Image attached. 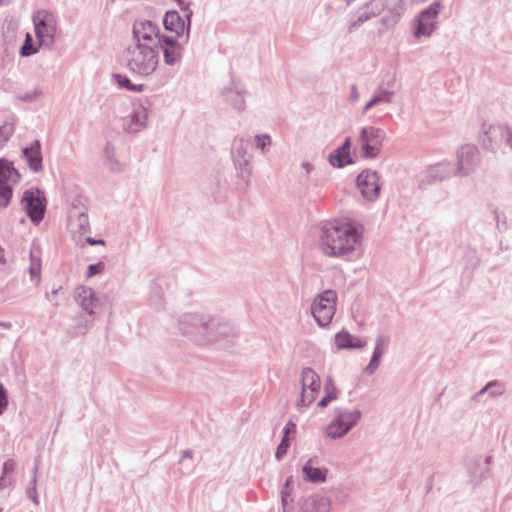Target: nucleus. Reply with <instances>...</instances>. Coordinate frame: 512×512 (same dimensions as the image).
<instances>
[{"mask_svg":"<svg viewBox=\"0 0 512 512\" xmlns=\"http://www.w3.org/2000/svg\"><path fill=\"white\" fill-rule=\"evenodd\" d=\"M22 153L29 168L33 172H39L42 170L43 158L41 153V144L38 140H35L30 146L23 148Z\"/></svg>","mask_w":512,"mask_h":512,"instance_id":"22","label":"nucleus"},{"mask_svg":"<svg viewBox=\"0 0 512 512\" xmlns=\"http://www.w3.org/2000/svg\"><path fill=\"white\" fill-rule=\"evenodd\" d=\"M76 299L79 305L89 315H93L94 309L98 305V298L95 291L90 287L81 286L76 289Z\"/></svg>","mask_w":512,"mask_h":512,"instance_id":"21","label":"nucleus"},{"mask_svg":"<svg viewBox=\"0 0 512 512\" xmlns=\"http://www.w3.org/2000/svg\"><path fill=\"white\" fill-rule=\"evenodd\" d=\"M61 290H62V287H61V286H58V287H56V288H53V289L51 290V292H48V293H46V295H45V296H46V298H47V300H49L50 302H52V303H53V305H54V306H56V307L58 306V302H57V301H55V297H56V295H57Z\"/></svg>","mask_w":512,"mask_h":512,"instance_id":"49","label":"nucleus"},{"mask_svg":"<svg viewBox=\"0 0 512 512\" xmlns=\"http://www.w3.org/2000/svg\"><path fill=\"white\" fill-rule=\"evenodd\" d=\"M104 269V263L99 262L97 264H91L87 269V277L90 278Z\"/></svg>","mask_w":512,"mask_h":512,"instance_id":"48","label":"nucleus"},{"mask_svg":"<svg viewBox=\"0 0 512 512\" xmlns=\"http://www.w3.org/2000/svg\"><path fill=\"white\" fill-rule=\"evenodd\" d=\"M28 272L31 280H36L37 282L40 281L41 259L36 256L33 251L30 252V265L28 267Z\"/></svg>","mask_w":512,"mask_h":512,"instance_id":"34","label":"nucleus"},{"mask_svg":"<svg viewBox=\"0 0 512 512\" xmlns=\"http://www.w3.org/2000/svg\"><path fill=\"white\" fill-rule=\"evenodd\" d=\"M256 148L262 152L271 145V137L268 134H257L255 135Z\"/></svg>","mask_w":512,"mask_h":512,"instance_id":"40","label":"nucleus"},{"mask_svg":"<svg viewBox=\"0 0 512 512\" xmlns=\"http://www.w3.org/2000/svg\"><path fill=\"white\" fill-rule=\"evenodd\" d=\"M105 153L107 156V159L109 161L110 169L113 171H122L123 165L120 164L116 159H114V148H110L109 146H106Z\"/></svg>","mask_w":512,"mask_h":512,"instance_id":"39","label":"nucleus"},{"mask_svg":"<svg viewBox=\"0 0 512 512\" xmlns=\"http://www.w3.org/2000/svg\"><path fill=\"white\" fill-rule=\"evenodd\" d=\"M8 485H10V482H9V483H7V482H6L5 475L3 474V475L1 476V478H0V487H1V488H4V487H6V486H8Z\"/></svg>","mask_w":512,"mask_h":512,"instance_id":"58","label":"nucleus"},{"mask_svg":"<svg viewBox=\"0 0 512 512\" xmlns=\"http://www.w3.org/2000/svg\"><path fill=\"white\" fill-rule=\"evenodd\" d=\"M501 138L505 145L512 151V127L508 125L501 126Z\"/></svg>","mask_w":512,"mask_h":512,"instance_id":"42","label":"nucleus"},{"mask_svg":"<svg viewBox=\"0 0 512 512\" xmlns=\"http://www.w3.org/2000/svg\"><path fill=\"white\" fill-rule=\"evenodd\" d=\"M213 329H220V334H228L230 325L219 319L201 314H185L179 321V330L198 344H205L207 339H215Z\"/></svg>","mask_w":512,"mask_h":512,"instance_id":"2","label":"nucleus"},{"mask_svg":"<svg viewBox=\"0 0 512 512\" xmlns=\"http://www.w3.org/2000/svg\"><path fill=\"white\" fill-rule=\"evenodd\" d=\"M0 263H2V264L5 263V259L3 257L0 258Z\"/></svg>","mask_w":512,"mask_h":512,"instance_id":"62","label":"nucleus"},{"mask_svg":"<svg viewBox=\"0 0 512 512\" xmlns=\"http://www.w3.org/2000/svg\"><path fill=\"white\" fill-rule=\"evenodd\" d=\"M157 24L150 20H136L132 26V45H155L159 49L160 38L164 36Z\"/></svg>","mask_w":512,"mask_h":512,"instance_id":"10","label":"nucleus"},{"mask_svg":"<svg viewBox=\"0 0 512 512\" xmlns=\"http://www.w3.org/2000/svg\"><path fill=\"white\" fill-rule=\"evenodd\" d=\"M8 406V395L4 385L0 382V415L4 413Z\"/></svg>","mask_w":512,"mask_h":512,"instance_id":"44","label":"nucleus"},{"mask_svg":"<svg viewBox=\"0 0 512 512\" xmlns=\"http://www.w3.org/2000/svg\"><path fill=\"white\" fill-rule=\"evenodd\" d=\"M328 162L335 168H344L347 165L354 163L350 152L341 150V148L335 149L328 157Z\"/></svg>","mask_w":512,"mask_h":512,"instance_id":"28","label":"nucleus"},{"mask_svg":"<svg viewBox=\"0 0 512 512\" xmlns=\"http://www.w3.org/2000/svg\"><path fill=\"white\" fill-rule=\"evenodd\" d=\"M360 238L358 229L352 223L329 221L321 228L320 247L326 256H343L355 250Z\"/></svg>","mask_w":512,"mask_h":512,"instance_id":"1","label":"nucleus"},{"mask_svg":"<svg viewBox=\"0 0 512 512\" xmlns=\"http://www.w3.org/2000/svg\"><path fill=\"white\" fill-rule=\"evenodd\" d=\"M339 148H341V150H346L348 152H350V148H351V137H346L343 144L341 146H339Z\"/></svg>","mask_w":512,"mask_h":512,"instance_id":"54","label":"nucleus"},{"mask_svg":"<svg viewBox=\"0 0 512 512\" xmlns=\"http://www.w3.org/2000/svg\"><path fill=\"white\" fill-rule=\"evenodd\" d=\"M21 203L23 209L27 213L30 220L38 224L43 218L46 211V198L39 189L26 190L23 193Z\"/></svg>","mask_w":512,"mask_h":512,"instance_id":"14","label":"nucleus"},{"mask_svg":"<svg viewBox=\"0 0 512 512\" xmlns=\"http://www.w3.org/2000/svg\"><path fill=\"white\" fill-rule=\"evenodd\" d=\"M220 331H221L220 329H213L212 332L214 334H216L217 337L215 339H207L206 343L217 342V341H220L222 339L234 336V330H233V328L231 326H230V332L228 334H220Z\"/></svg>","mask_w":512,"mask_h":512,"instance_id":"46","label":"nucleus"},{"mask_svg":"<svg viewBox=\"0 0 512 512\" xmlns=\"http://www.w3.org/2000/svg\"><path fill=\"white\" fill-rule=\"evenodd\" d=\"M357 186L362 196L368 201H375L380 194V175L373 170H363L357 176Z\"/></svg>","mask_w":512,"mask_h":512,"instance_id":"18","label":"nucleus"},{"mask_svg":"<svg viewBox=\"0 0 512 512\" xmlns=\"http://www.w3.org/2000/svg\"><path fill=\"white\" fill-rule=\"evenodd\" d=\"M300 382L302 389L297 406L307 407L315 400L321 388L320 377L312 368L305 367L301 371Z\"/></svg>","mask_w":512,"mask_h":512,"instance_id":"12","label":"nucleus"},{"mask_svg":"<svg viewBox=\"0 0 512 512\" xmlns=\"http://www.w3.org/2000/svg\"><path fill=\"white\" fill-rule=\"evenodd\" d=\"M37 477L36 475H32V478L29 481V484L26 488V495L29 499H31L36 505H39V499L36 490Z\"/></svg>","mask_w":512,"mask_h":512,"instance_id":"38","label":"nucleus"},{"mask_svg":"<svg viewBox=\"0 0 512 512\" xmlns=\"http://www.w3.org/2000/svg\"><path fill=\"white\" fill-rule=\"evenodd\" d=\"M86 243H88L89 245H92V246H95V245H103L104 244V241L101 240V239H94L92 237H86L85 239Z\"/></svg>","mask_w":512,"mask_h":512,"instance_id":"53","label":"nucleus"},{"mask_svg":"<svg viewBox=\"0 0 512 512\" xmlns=\"http://www.w3.org/2000/svg\"><path fill=\"white\" fill-rule=\"evenodd\" d=\"M315 460L309 459L303 466L302 472L304 479L309 482H324L326 480L328 470L326 468L314 467Z\"/></svg>","mask_w":512,"mask_h":512,"instance_id":"27","label":"nucleus"},{"mask_svg":"<svg viewBox=\"0 0 512 512\" xmlns=\"http://www.w3.org/2000/svg\"><path fill=\"white\" fill-rule=\"evenodd\" d=\"M69 230L73 236L79 235L82 236L88 232H90V223L89 218L86 212H72L69 216Z\"/></svg>","mask_w":512,"mask_h":512,"instance_id":"23","label":"nucleus"},{"mask_svg":"<svg viewBox=\"0 0 512 512\" xmlns=\"http://www.w3.org/2000/svg\"><path fill=\"white\" fill-rule=\"evenodd\" d=\"M185 458H192V451L191 450H184L182 452V456H181V459L180 461L182 462Z\"/></svg>","mask_w":512,"mask_h":512,"instance_id":"57","label":"nucleus"},{"mask_svg":"<svg viewBox=\"0 0 512 512\" xmlns=\"http://www.w3.org/2000/svg\"><path fill=\"white\" fill-rule=\"evenodd\" d=\"M41 96H42V91L40 89H38V88H35L31 92H27V93L19 96V99L24 101V102H32V101L38 99Z\"/></svg>","mask_w":512,"mask_h":512,"instance_id":"45","label":"nucleus"},{"mask_svg":"<svg viewBox=\"0 0 512 512\" xmlns=\"http://www.w3.org/2000/svg\"><path fill=\"white\" fill-rule=\"evenodd\" d=\"M295 431H296V425L293 421L290 420L286 423V425L284 427L283 436L289 438V434L294 433Z\"/></svg>","mask_w":512,"mask_h":512,"instance_id":"51","label":"nucleus"},{"mask_svg":"<svg viewBox=\"0 0 512 512\" xmlns=\"http://www.w3.org/2000/svg\"><path fill=\"white\" fill-rule=\"evenodd\" d=\"M184 17H181L177 11H167L163 18V25L167 31L174 32L179 39H184L188 43L191 31V18L193 11L190 9V3L184 0H177Z\"/></svg>","mask_w":512,"mask_h":512,"instance_id":"4","label":"nucleus"},{"mask_svg":"<svg viewBox=\"0 0 512 512\" xmlns=\"http://www.w3.org/2000/svg\"><path fill=\"white\" fill-rule=\"evenodd\" d=\"M19 177V173L9 162L0 159V208L9 205L12 198V188L9 182H16Z\"/></svg>","mask_w":512,"mask_h":512,"instance_id":"16","label":"nucleus"},{"mask_svg":"<svg viewBox=\"0 0 512 512\" xmlns=\"http://www.w3.org/2000/svg\"><path fill=\"white\" fill-rule=\"evenodd\" d=\"M385 9H387L388 12L392 15H395L397 18L401 19L405 12V1L391 0L388 5L385 4Z\"/></svg>","mask_w":512,"mask_h":512,"instance_id":"36","label":"nucleus"},{"mask_svg":"<svg viewBox=\"0 0 512 512\" xmlns=\"http://www.w3.org/2000/svg\"><path fill=\"white\" fill-rule=\"evenodd\" d=\"M2 3V1L0 0V4Z\"/></svg>","mask_w":512,"mask_h":512,"instance_id":"63","label":"nucleus"},{"mask_svg":"<svg viewBox=\"0 0 512 512\" xmlns=\"http://www.w3.org/2000/svg\"><path fill=\"white\" fill-rule=\"evenodd\" d=\"M113 79L118 84V86L122 89H126L130 92L140 93L145 89L144 84H134L132 81L124 74L116 73L113 75Z\"/></svg>","mask_w":512,"mask_h":512,"instance_id":"32","label":"nucleus"},{"mask_svg":"<svg viewBox=\"0 0 512 512\" xmlns=\"http://www.w3.org/2000/svg\"><path fill=\"white\" fill-rule=\"evenodd\" d=\"M481 163V153L477 146L472 144L462 145L457 150V176L466 177L476 171Z\"/></svg>","mask_w":512,"mask_h":512,"instance_id":"11","label":"nucleus"},{"mask_svg":"<svg viewBox=\"0 0 512 512\" xmlns=\"http://www.w3.org/2000/svg\"><path fill=\"white\" fill-rule=\"evenodd\" d=\"M184 39L164 35L160 38L159 48L162 49L164 63L174 66L182 60L185 46Z\"/></svg>","mask_w":512,"mask_h":512,"instance_id":"15","label":"nucleus"},{"mask_svg":"<svg viewBox=\"0 0 512 512\" xmlns=\"http://www.w3.org/2000/svg\"><path fill=\"white\" fill-rule=\"evenodd\" d=\"M148 122V110L142 105L134 107L131 115L124 119L123 128L126 132L137 133L145 129Z\"/></svg>","mask_w":512,"mask_h":512,"instance_id":"20","label":"nucleus"},{"mask_svg":"<svg viewBox=\"0 0 512 512\" xmlns=\"http://www.w3.org/2000/svg\"><path fill=\"white\" fill-rule=\"evenodd\" d=\"M442 9L443 3L436 0L417 15L414 23V36L416 38L432 35L438 27L437 20Z\"/></svg>","mask_w":512,"mask_h":512,"instance_id":"9","label":"nucleus"},{"mask_svg":"<svg viewBox=\"0 0 512 512\" xmlns=\"http://www.w3.org/2000/svg\"><path fill=\"white\" fill-rule=\"evenodd\" d=\"M491 457H486L484 460H482L480 457L473 459L469 465L468 469L469 472L475 477V478H485L489 473V462Z\"/></svg>","mask_w":512,"mask_h":512,"instance_id":"30","label":"nucleus"},{"mask_svg":"<svg viewBox=\"0 0 512 512\" xmlns=\"http://www.w3.org/2000/svg\"><path fill=\"white\" fill-rule=\"evenodd\" d=\"M349 100L353 103L359 100V92L356 84H353L350 87Z\"/></svg>","mask_w":512,"mask_h":512,"instance_id":"52","label":"nucleus"},{"mask_svg":"<svg viewBox=\"0 0 512 512\" xmlns=\"http://www.w3.org/2000/svg\"><path fill=\"white\" fill-rule=\"evenodd\" d=\"M377 106L373 98H371L370 101L366 103V105L363 107L362 114H366L371 108Z\"/></svg>","mask_w":512,"mask_h":512,"instance_id":"55","label":"nucleus"},{"mask_svg":"<svg viewBox=\"0 0 512 512\" xmlns=\"http://www.w3.org/2000/svg\"><path fill=\"white\" fill-rule=\"evenodd\" d=\"M0 327L10 329L12 327V324L10 322H0Z\"/></svg>","mask_w":512,"mask_h":512,"instance_id":"59","label":"nucleus"},{"mask_svg":"<svg viewBox=\"0 0 512 512\" xmlns=\"http://www.w3.org/2000/svg\"><path fill=\"white\" fill-rule=\"evenodd\" d=\"M38 469H39V464H38V461L36 460L34 467H33V475L37 476Z\"/></svg>","mask_w":512,"mask_h":512,"instance_id":"60","label":"nucleus"},{"mask_svg":"<svg viewBox=\"0 0 512 512\" xmlns=\"http://www.w3.org/2000/svg\"><path fill=\"white\" fill-rule=\"evenodd\" d=\"M337 293L328 289L318 294L312 304L311 313L321 327H325L331 323L336 311Z\"/></svg>","mask_w":512,"mask_h":512,"instance_id":"6","label":"nucleus"},{"mask_svg":"<svg viewBox=\"0 0 512 512\" xmlns=\"http://www.w3.org/2000/svg\"><path fill=\"white\" fill-rule=\"evenodd\" d=\"M330 500L327 497L314 494L304 499L301 511L302 512H329Z\"/></svg>","mask_w":512,"mask_h":512,"instance_id":"24","label":"nucleus"},{"mask_svg":"<svg viewBox=\"0 0 512 512\" xmlns=\"http://www.w3.org/2000/svg\"><path fill=\"white\" fill-rule=\"evenodd\" d=\"M394 96V92L390 90L383 89L382 87H379L375 93L373 94L372 98L375 101L376 105L386 103L389 104L392 102Z\"/></svg>","mask_w":512,"mask_h":512,"instance_id":"35","label":"nucleus"},{"mask_svg":"<svg viewBox=\"0 0 512 512\" xmlns=\"http://www.w3.org/2000/svg\"><path fill=\"white\" fill-rule=\"evenodd\" d=\"M15 130V119L13 116L7 118L0 126V148L11 138Z\"/></svg>","mask_w":512,"mask_h":512,"instance_id":"33","label":"nucleus"},{"mask_svg":"<svg viewBox=\"0 0 512 512\" xmlns=\"http://www.w3.org/2000/svg\"><path fill=\"white\" fill-rule=\"evenodd\" d=\"M38 52V47L33 44L32 36L27 33L23 45L20 48V55L28 57Z\"/></svg>","mask_w":512,"mask_h":512,"instance_id":"37","label":"nucleus"},{"mask_svg":"<svg viewBox=\"0 0 512 512\" xmlns=\"http://www.w3.org/2000/svg\"><path fill=\"white\" fill-rule=\"evenodd\" d=\"M33 23L39 46L51 49L56 34V20L54 15L46 10H39L33 15Z\"/></svg>","mask_w":512,"mask_h":512,"instance_id":"7","label":"nucleus"},{"mask_svg":"<svg viewBox=\"0 0 512 512\" xmlns=\"http://www.w3.org/2000/svg\"><path fill=\"white\" fill-rule=\"evenodd\" d=\"M497 383L492 381V382H489L486 386H484L478 393L476 396H479V395H482L483 393L487 392V391H490V395L492 397H495V396H498L500 395L502 392L499 391V390H491V388H493L494 386H496Z\"/></svg>","mask_w":512,"mask_h":512,"instance_id":"47","label":"nucleus"},{"mask_svg":"<svg viewBox=\"0 0 512 512\" xmlns=\"http://www.w3.org/2000/svg\"><path fill=\"white\" fill-rule=\"evenodd\" d=\"M16 468V463L14 460H7L4 462V465H3V474L4 475H7V474H10L12 473Z\"/></svg>","mask_w":512,"mask_h":512,"instance_id":"50","label":"nucleus"},{"mask_svg":"<svg viewBox=\"0 0 512 512\" xmlns=\"http://www.w3.org/2000/svg\"><path fill=\"white\" fill-rule=\"evenodd\" d=\"M289 446V438L283 436L275 452V457L277 460H281L285 456Z\"/></svg>","mask_w":512,"mask_h":512,"instance_id":"41","label":"nucleus"},{"mask_svg":"<svg viewBox=\"0 0 512 512\" xmlns=\"http://www.w3.org/2000/svg\"><path fill=\"white\" fill-rule=\"evenodd\" d=\"M324 392L325 396L318 402V406L321 408L327 407L331 401L337 399L338 391L330 376L325 380Z\"/></svg>","mask_w":512,"mask_h":512,"instance_id":"31","label":"nucleus"},{"mask_svg":"<svg viewBox=\"0 0 512 512\" xmlns=\"http://www.w3.org/2000/svg\"><path fill=\"white\" fill-rule=\"evenodd\" d=\"M388 339L383 335H378L375 339V348L369 364L365 367V372L372 375L380 365V359L384 353Z\"/></svg>","mask_w":512,"mask_h":512,"instance_id":"26","label":"nucleus"},{"mask_svg":"<svg viewBox=\"0 0 512 512\" xmlns=\"http://www.w3.org/2000/svg\"><path fill=\"white\" fill-rule=\"evenodd\" d=\"M301 167L305 170L307 175L314 170V166L309 162H302Z\"/></svg>","mask_w":512,"mask_h":512,"instance_id":"56","label":"nucleus"},{"mask_svg":"<svg viewBox=\"0 0 512 512\" xmlns=\"http://www.w3.org/2000/svg\"><path fill=\"white\" fill-rule=\"evenodd\" d=\"M399 21V18L389 12L381 18V24L385 27V29L394 27Z\"/></svg>","mask_w":512,"mask_h":512,"instance_id":"43","label":"nucleus"},{"mask_svg":"<svg viewBox=\"0 0 512 512\" xmlns=\"http://www.w3.org/2000/svg\"><path fill=\"white\" fill-rule=\"evenodd\" d=\"M454 175H457L456 167L451 162L438 163L430 170V176L440 181Z\"/></svg>","mask_w":512,"mask_h":512,"instance_id":"29","label":"nucleus"},{"mask_svg":"<svg viewBox=\"0 0 512 512\" xmlns=\"http://www.w3.org/2000/svg\"><path fill=\"white\" fill-rule=\"evenodd\" d=\"M367 342L351 335L346 330H341L335 335V345L339 350L365 347Z\"/></svg>","mask_w":512,"mask_h":512,"instance_id":"25","label":"nucleus"},{"mask_svg":"<svg viewBox=\"0 0 512 512\" xmlns=\"http://www.w3.org/2000/svg\"><path fill=\"white\" fill-rule=\"evenodd\" d=\"M386 133L383 129L375 126L363 127L358 137V144L361 147V155L366 159L376 158L382 149Z\"/></svg>","mask_w":512,"mask_h":512,"instance_id":"8","label":"nucleus"},{"mask_svg":"<svg viewBox=\"0 0 512 512\" xmlns=\"http://www.w3.org/2000/svg\"><path fill=\"white\" fill-rule=\"evenodd\" d=\"M362 413L358 409H335L333 421L326 427V435L331 439H340L347 435L360 421Z\"/></svg>","mask_w":512,"mask_h":512,"instance_id":"5","label":"nucleus"},{"mask_svg":"<svg viewBox=\"0 0 512 512\" xmlns=\"http://www.w3.org/2000/svg\"><path fill=\"white\" fill-rule=\"evenodd\" d=\"M245 92L244 85L239 82L231 81V83L222 90L221 95L227 104L236 111L241 112L245 109Z\"/></svg>","mask_w":512,"mask_h":512,"instance_id":"19","label":"nucleus"},{"mask_svg":"<svg viewBox=\"0 0 512 512\" xmlns=\"http://www.w3.org/2000/svg\"><path fill=\"white\" fill-rule=\"evenodd\" d=\"M385 10V3L381 0H371L361 6L356 15L349 21L348 31L350 33L359 29L365 22L377 17Z\"/></svg>","mask_w":512,"mask_h":512,"instance_id":"17","label":"nucleus"},{"mask_svg":"<svg viewBox=\"0 0 512 512\" xmlns=\"http://www.w3.org/2000/svg\"><path fill=\"white\" fill-rule=\"evenodd\" d=\"M128 71L141 78L151 76L159 65V49L155 45H129L124 51Z\"/></svg>","mask_w":512,"mask_h":512,"instance_id":"3","label":"nucleus"},{"mask_svg":"<svg viewBox=\"0 0 512 512\" xmlns=\"http://www.w3.org/2000/svg\"><path fill=\"white\" fill-rule=\"evenodd\" d=\"M248 141L242 137H236L231 147V155L234 166L238 171V176L248 183L251 176L250 161L252 156L247 151Z\"/></svg>","mask_w":512,"mask_h":512,"instance_id":"13","label":"nucleus"},{"mask_svg":"<svg viewBox=\"0 0 512 512\" xmlns=\"http://www.w3.org/2000/svg\"><path fill=\"white\" fill-rule=\"evenodd\" d=\"M427 0H411V2L413 3H423V2H426Z\"/></svg>","mask_w":512,"mask_h":512,"instance_id":"61","label":"nucleus"}]
</instances>
